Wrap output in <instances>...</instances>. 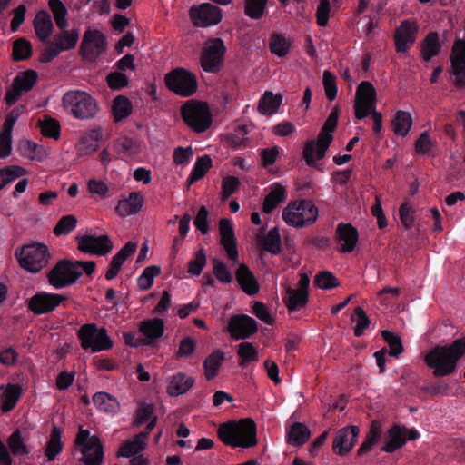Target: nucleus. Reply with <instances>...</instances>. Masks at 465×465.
Masks as SVG:
<instances>
[{"instance_id": "1", "label": "nucleus", "mask_w": 465, "mask_h": 465, "mask_svg": "<svg viewBox=\"0 0 465 465\" xmlns=\"http://www.w3.org/2000/svg\"><path fill=\"white\" fill-rule=\"evenodd\" d=\"M48 6L55 25L61 32L54 36L49 46L42 53L41 61L44 63L50 62L63 52L74 49L80 36V30L78 28L67 29L69 25L67 18L68 10L61 0H49Z\"/></svg>"}, {"instance_id": "2", "label": "nucleus", "mask_w": 465, "mask_h": 465, "mask_svg": "<svg viewBox=\"0 0 465 465\" xmlns=\"http://www.w3.org/2000/svg\"><path fill=\"white\" fill-rule=\"evenodd\" d=\"M95 270L93 261L60 260L47 273L50 285L63 289L74 284L84 273L91 276Z\"/></svg>"}, {"instance_id": "3", "label": "nucleus", "mask_w": 465, "mask_h": 465, "mask_svg": "<svg viewBox=\"0 0 465 465\" xmlns=\"http://www.w3.org/2000/svg\"><path fill=\"white\" fill-rule=\"evenodd\" d=\"M465 355V340H456L450 346H438L425 356V362L435 376H446L456 369L457 361Z\"/></svg>"}, {"instance_id": "4", "label": "nucleus", "mask_w": 465, "mask_h": 465, "mask_svg": "<svg viewBox=\"0 0 465 465\" xmlns=\"http://www.w3.org/2000/svg\"><path fill=\"white\" fill-rule=\"evenodd\" d=\"M218 436L223 443L232 447L250 448L257 443L256 426L251 419L220 425Z\"/></svg>"}, {"instance_id": "5", "label": "nucleus", "mask_w": 465, "mask_h": 465, "mask_svg": "<svg viewBox=\"0 0 465 465\" xmlns=\"http://www.w3.org/2000/svg\"><path fill=\"white\" fill-rule=\"evenodd\" d=\"M338 117V111L333 110L325 121L318 135L317 141H310L307 143L303 150V155L309 165H313L316 161L324 157L332 142L331 134L337 126Z\"/></svg>"}, {"instance_id": "6", "label": "nucleus", "mask_w": 465, "mask_h": 465, "mask_svg": "<svg viewBox=\"0 0 465 465\" xmlns=\"http://www.w3.org/2000/svg\"><path fill=\"white\" fill-rule=\"evenodd\" d=\"M319 212L310 200L291 202L282 211V219L290 226L301 228L314 223Z\"/></svg>"}, {"instance_id": "7", "label": "nucleus", "mask_w": 465, "mask_h": 465, "mask_svg": "<svg viewBox=\"0 0 465 465\" xmlns=\"http://www.w3.org/2000/svg\"><path fill=\"white\" fill-rule=\"evenodd\" d=\"M64 109L80 120L94 117L98 112L96 101L86 92L71 90L62 99Z\"/></svg>"}, {"instance_id": "8", "label": "nucleus", "mask_w": 465, "mask_h": 465, "mask_svg": "<svg viewBox=\"0 0 465 465\" xmlns=\"http://www.w3.org/2000/svg\"><path fill=\"white\" fill-rule=\"evenodd\" d=\"M75 450L81 453L80 460L85 465H101L103 461L104 453L99 438L82 426L75 438Z\"/></svg>"}, {"instance_id": "9", "label": "nucleus", "mask_w": 465, "mask_h": 465, "mask_svg": "<svg viewBox=\"0 0 465 465\" xmlns=\"http://www.w3.org/2000/svg\"><path fill=\"white\" fill-rule=\"evenodd\" d=\"M185 124L196 133L205 132L212 124V115L205 103L191 100L182 106Z\"/></svg>"}, {"instance_id": "10", "label": "nucleus", "mask_w": 465, "mask_h": 465, "mask_svg": "<svg viewBox=\"0 0 465 465\" xmlns=\"http://www.w3.org/2000/svg\"><path fill=\"white\" fill-rule=\"evenodd\" d=\"M79 339L84 350L91 352L105 351L113 346L112 340L108 337L104 328H98L94 324H86L79 330Z\"/></svg>"}, {"instance_id": "11", "label": "nucleus", "mask_w": 465, "mask_h": 465, "mask_svg": "<svg viewBox=\"0 0 465 465\" xmlns=\"http://www.w3.org/2000/svg\"><path fill=\"white\" fill-rule=\"evenodd\" d=\"M165 83L170 90L184 97L193 94L197 89L195 76L183 68L169 73L165 77Z\"/></svg>"}, {"instance_id": "12", "label": "nucleus", "mask_w": 465, "mask_h": 465, "mask_svg": "<svg viewBox=\"0 0 465 465\" xmlns=\"http://www.w3.org/2000/svg\"><path fill=\"white\" fill-rule=\"evenodd\" d=\"M104 35L97 29H87L82 40L80 53L86 61L93 62L106 51Z\"/></svg>"}, {"instance_id": "13", "label": "nucleus", "mask_w": 465, "mask_h": 465, "mask_svg": "<svg viewBox=\"0 0 465 465\" xmlns=\"http://www.w3.org/2000/svg\"><path fill=\"white\" fill-rule=\"evenodd\" d=\"M224 52L225 47L220 38L209 40L201 57L203 69L207 73L218 72L223 64Z\"/></svg>"}, {"instance_id": "14", "label": "nucleus", "mask_w": 465, "mask_h": 465, "mask_svg": "<svg viewBox=\"0 0 465 465\" xmlns=\"http://www.w3.org/2000/svg\"><path fill=\"white\" fill-rule=\"evenodd\" d=\"M376 91L374 86L367 81L361 82L356 91L355 116L358 119L366 117L375 111Z\"/></svg>"}, {"instance_id": "15", "label": "nucleus", "mask_w": 465, "mask_h": 465, "mask_svg": "<svg viewBox=\"0 0 465 465\" xmlns=\"http://www.w3.org/2000/svg\"><path fill=\"white\" fill-rule=\"evenodd\" d=\"M223 13L221 8L209 3L193 5L190 8V18L193 24L198 27H208L219 24Z\"/></svg>"}, {"instance_id": "16", "label": "nucleus", "mask_w": 465, "mask_h": 465, "mask_svg": "<svg viewBox=\"0 0 465 465\" xmlns=\"http://www.w3.org/2000/svg\"><path fill=\"white\" fill-rule=\"evenodd\" d=\"M78 249L82 252L104 256L113 249L110 238L104 235L84 234L76 237Z\"/></svg>"}, {"instance_id": "17", "label": "nucleus", "mask_w": 465, "mask_h": 465, "mask_svg": "<svg viewBox=\"0 0 465 465\" xmlns=\"http://www.w3.org/2000/svg\"><path fill=\"white\" fill-rule=\"evenodd\" d=\"M310 279L307 274L302 273L300 276L298 288L287 287L282 300L290 312L299 311L303 308L308 302V287Z\"/></svg>"}, {"instance_id": "18", "label": "nucleus", "mask_w": 465, "mask_h": 465, "mask_svg": "<svg viewBox=\"0 0 465 465\" xmlns=\"http://www.w3.org/2000/svg\"><path fill=\"white\" fill-rule=\"evenodd\" d=\"M451 78L457 86L465 85V40L455 42L450 55Z\"/></svg>"}, {"instance_id": "19", "label": "nucleus", "mask_w": 465, "mask_h": 465, "mask_svg": "<svg viewBox=\"0 0 465 465\" xmlns=\"http://www.w3.org/2000/svg\"><path fill=\"white\" fill-rule=\"evenodd\" d=\"M420 437V433L414 429H407L394 425L388 431V439L385 445L382 447V450L392 453L396 450L401 448L407 441V440H413Z\"/></svg>"}, {"instance_id": "20", "label": "nucleus", "mask_w": 465, "mask_h": 465, "mask_svg": "<svg viewBox=\"0 0 465 465\" xmlns=\"http://www.w3.org/2000/svg\"><path fill=\"white\" fill-rule=\"evenodd\" d=\"M228 331L233 339H247L257 331V323L248 315H234L229 321Z\"/></svg>"}, {"instance_id": "21", "label": "nucleus", "mask_w": 465, "mask_h": 465, "mask_svg": "<svg viewBox=\"0 0 465 465\" xmlns=\"http://www.w3.org/2000/svg\"><path fill=\"white\" fill-rule=\"evenodd\" d=\"M359 432V428L354 425L338 430L332 443L333 451L340 456L348 453L355 445Z\"/></svg>"}, {"instance_id": "22", "label": "nucleus", "mask_w": 465, "mask_h": 465, "mask_svg": "<svg viewBox=\"0 0 465 465\" xmlns=\"http://www.w3.org/2000/svg\"><path fill=\"white\" fill-rule=\"evenodd\" d=\"M418 25L415 21L404 20L395 33V46L397 52L404 53L413 45L416 40Z\"/></svg>"}, {"instance_id": "23", "label": "nucleus", "mask_w": 465, "mask_h": 465, "mask_svg": "<svg viewBox=\"0 0 465 465\" xmlns=\"http://www.w3.org/2000/svg\"><path fill=\"white\" fill-rule=\"evenodd\" d=\"M63 300L64 297L60 294L37 292L31 297V312L36 314L49 312L54 310Z\"/></svg>"}, {"instance_id": "24", "label": "nucleus", "mask_w": 465, "mask_h": 465, "mask_svg": "<svg viewBox=\"0 0 465 465\" xmlns=\"http://www.w3.org/2000/svg\"><path fill=\"white\" fill-rule=\"evenodd\" d=\"M52 253L43 242H31V273L39 272L52 260Z\"/></svg>"}, {"instance_id": "25", "label": "nucleus", "mask_w": 465, "mask_h": 465, "mask_svg": "<svg viewBox=\"0 0 465 465\" xmlns=\"http://www.w3.org/2000/svg\"><path fill=\"white\" fill-rule=\"evenodd\" d=\"M219 232L221 234V243L225 249L228 258L232 261H236L238 258V251L231 221L222 219L219 223Z\"/></svg>"}, {"instance_id": "26", "label": "nucleus", "mask_w": 465, "mask_h": 465, "mask_svg": "<svg viewBox=\"0 0 465 465\" xmlns=\"http://www.w3.org/2000/svg\"><path fill=\"white\" fill-rule=\"evenodd\" d=\"M336 237L341 252H351L358 242V232L350 223H341L337 225Z\"/></svg>"}, {"instance_id": "27", "label": "nucleus", "mask_w": 465, "mask_h": 465, "mask_svg": "<svg viewBox=\"0 0 465 465\" xmlns=\"http://www.w3.org/2000/svg\"><path fill=\"white\" fill-rule=\"evenodd\" d=\"M194 384V379L183 372H177L168 378L166 391L170 396L177 397L186 393Z\"/></svg>"}, {"instance_id": "28", "label": "nucleus", "mask_w": 465, "mask_h": 465, "mask_svg": "<svg viewBox=\"0 0 465 465\" xmlns=\"http://www.w3.org/2000/svg\"><path fill=\"white\" fill-rule=\"evenodd\" d=\"M143 205V197L134 192L127 198L118 202L115 211L122 217H127L139 213Z\"/></svg>"}, {"instance_id": "29", "label": "nucleus", "mask_w": 465, "mask_h": 465, "mask_svg": "<svg viewBox=\"0 0 465 465\" xmlns=\"http://www.w3.org/2000/svg\"><path fill=\"white\" fill-rule=\"evenodd\" d=\"M23 91H29V70L17 74L5 94V102L13 105L21 96Z\"/></svg>"}, {"instance_id": "30", "label": "nucleus", "mask_w": 465, "mask_h": 465, "mask_svg": "<svg viewBox=\"0 0 465 465\" xmlns=\"http://www.w3.org/2000/svg\"><path fill=\"white\" fill-rule=\"evenodd\" d=\"M269 189V193L266 195L262 204V211L265 213H270L287 197L286 187L282 183H272Z\"/></svg>"}, {"instance_id": "31", "label": "nucleus", "mask_w": 465, "mask_h": 465, "mask_svg": "<svg viewBox=\"0 0 465 465\" xmlns=\"http://www.w3.org/2000/svg\"><path fill=\"white\" fill-rule=\"evenodd\" d=\"M236 279L242 291L248 295H254L259 291V284L246 265L241 264L236 272Z\"/></svg>"}, {"instance_id": "32", "label": "nucleus", "mask_w": 465, "mask_h": 465, "mask_svg": "<svg viewBox=\"0 0 465 465\" xmlns=\"http://www.w3.org/2000/svg\"><path fill=\"white\" fill-rule=\"evenodd\" d=\"M95 407L102 412L116 414L120 411V403L117 399L107 392L98 391L93 396Z\"/></svg>"}, {"instance_id": "33", "label": "nucleus", "mask_w": 465, "mask_h": 465, "mask_svg": "<svg viewBox=\"0 0 465 465\" xmlns=\"http://www.w3.org/2000/svg\"><path fill=\"white\" fill-rule=\"evenodd\" d=\"M147 436L148 432H141L132 440L124 443L119 450V455L129 458L139 454L146 447Z\"/></svg>"}, {"instance_id": "34", "label": "nucleus", "mask_w": 465, "mask_h": 465, "mask_svg": "<svg viewBox=\"0 0 465 465\" xmlns=\"http://www.w3.org/2000/svg\"><path fill=\"white\" fill-rule=\"evenodd\" d=\"M139 329L148 342H151L162 337L164 331V322L161 319H151L142 322Z\"/></svg>"}, {"instance_id": "35", "label": "nucleus", "mask_w": 465, "mask_h": 465, "mask_svg": "<svg viewBox=\"0 0 465 465\" xmlns=\"http://www.w3.org/2000/svg\"><path fill=\"white\" fill-rule=\"evenodd\" d=\"M310 434V430L305 424L295 422L287 431V442L292 446H302L308 440Z\"/></svg>"}, {"instance_id": "36", "label": "nucleus", "mask_w": 465, "mask_h": 465, "mask_svg": "<svg viewBox=\"0 0 465 465\" xmlns=\"http://www.w3.org/2000/svg\"><path fill=\"white\" fill-rule=\"evenodd\" d=\"M62 450V430L58 426L54 425L45 450L48 461L54 460Z\"/></svg>"}, {"instance_id": "37", "label": "nucleus", "mask_w": 465, "mask_h": 465, "mask_svg": "<svg viewBox=\"0 0 465 465\" xmlns=\"http://www.w3.org/2000/svg\"><path fill=\"white\" fill-rule=\"evenodd\" d=\"M259 245L264 251L277 254L281 251V237L276 227L272 228L265 236H257Z\"/></svg>"}, {"instance_id": "38", "label": "nucleus", "mask_w": 465, "mask_h": 465, "mask_svg": "<svg viewBox=\"0 0 465 465\" xmlns=\"http://www.w3.org/2000/svg\"><path fill=\"white\" fill-rule=\"evenodd\" d=\"M35 29L36 35L42 41L46 40L53 32L54 25L51 20L49 14L45 11H42L35 15Z\"/></svg>"}, {"instance_id": "39", "label": "nucleus", "mask_w": 465, "mask_h": 465, "mask_svg": "<svg viewBox=\"0 0 465 465\" xmlns=\"http://www.w3.org/2000/svg\"><path fill=\"white\" fill-rule=\"evenodd\" d=\"M282 102L281 94H273L272 92H265L259 102V112L264 115H271L277 112Z\"/></svg>"}, {"instance_id": "40", "label": "nucleus", "mask_w": 465, "mask_h": 465, "mask_svg": "<svg viewBox=\"0 0 465 465\" xmlns=\"http://www.w3.org/2000/svg\"><path fill=\"white\" fill-rule=\"evenodd\" d=\"M148 421L146 426V431L148 434L155 427L157 417L154 414L153 407L151 404H143L139 407L135 416V425L141 426L142 424Z\"/></svg>"}, {"instance_id": "41", "label": "nucleus", "mask_w": 465, "mask_h": 465, "mask_svg": "<svg viewBox=\"0 0 465 465\" xmlns=\"http://www.w3.org/2000/svg\"><path fill=\"white\" fill-rule=\"evenodd\" d=\"M224 360V354L221 351H214L204 361V376L210 381L216 377L219 369Z\"/></svg>"}, {"instance_id": "42", "label": "nucleus", "mask_w": 465, "mask_h": 465, "mask_svg": "<svg viewBox=\"0 0 465 465\" xmlns=\"http://www.w3.org/2000/svg\"><path fill=\"white\" fill-rule=\"evenodd\" d=\"M133 110L131 101L124 95H118L114 99L112 112L116 122L127 118Z\"/></svg>"}, {"instance_id": "43", "label": "nucleus", "mask_w": 465, "mask_h": 465, "mask_svg": "<svg viewBox=\"0 0 465 465\" xmlns=\"http://www.w3.org/2000/svg\"><path fill=\"white\" fill-rule=\"evenodd\" d=\"M412 124V118L406 111H398L392 120L393 131L396 134L406 136Z\"/></svg>"}, {"instance_id": "44", "label": "nucleus", "mask_w": 465, "mask_h": 465, "mask_svg": "<svg viewBox=\"0 0 465 465\" xmlns=\"http://www.w3.org/2000/svg\"><path fill=\"white\" fill-rule=\"evenodd\" d=\"M41 134L49 138L58 139L60 136V124L55 119L45 115L37 122Z\"/></svg>"}, {"instance_id": "45", "label": "nucleus", "mask_w": 465, "mask_h": 465, "mask_svg": "<svg viewBox=\"0 0 465 465\" xmlns=\"http://www.w3.org/2000/svg\"><path fill=\"white\" fill-rule=\"evenodd\" d=\"M212 166V159L209 155L199 157L188 177L189 185L203 178Z\"/></svg>"}, {"instance_id": "46", "label": "nucleus", "mask_w": 465, "mask_h": 465, "mask_svg": "<svg viewBox=\"0 0 465 465\" xmlns=\"http://www.w3.org/2000/svg\"><path fill=\"white\" fill-rule=\"evenodd\" d=\"M440 45L438 42V35L435 33H430L421 45V54L425 60H430L438 54Z\"/></svg>"}, {"instance_id": "47", "label": "nucleus", "mask_w": 465, "mask_h": 465, "mask_svg": "<svg viewBox=\"0 0 465 465\" xmlns=\"http://www.w3.org/2000/svg\"><path fill=\"white\" fill-rule=\"evenodd\" d=\"M268 0H245L244 14L252 19L262 17Z\"/></svg>"}, {"instance_id": "48", "label": "nucleus", "mask_w": 465, "mask_h": 465, "mask_svg": "<svg viewBox=\"0 0 465 465\" xmlns=\"http://www.w3.org/2000/svg\"><path fill=\"white\" fill-rule=\"evenodd\" d=\"M29 58V41L25 37L16 39L13 43L12 59L15 62Z\"/></svg>"}, {"instance_id": "49", "label": "nucleus", "mask_w": 465, "mask_h": 465, "mask_svg": "<svg viewBox=\"0 0 465 465\" xmlns=\"http://www.w3.org/2000/svg\"><path fill=\"white\" fill-rule=\"evenodd\" d=\"M238 355L242 359L241 365L257 361V348L252 342L244 341L238 345Z\"/></svg>"}, {"instance_id": "50", "label": "nucleus", "mask_w": 465, "mask_h": 465, "mask_svg": "<svg viewBox=\"0 0 465 465\" xmlns=\"http://www.w3.org/2000/svg\"><path fill=\"white\" fill-rule=\"evenodd\" d=\"M25 170L23 168L15 165L0 169V190L7 183L22 176Z\"/></svg>"}, {"instance_id": "51", "label": "nucleus", "mask_w": 465, "mask_h": 465, "mask_svg": "<svg viewBox=\"0 0 465 465\" xmlns=\"http://www.w3.org/2000/svg\"><path fill=\"white\" fill-rule=\"evenodd\" d=\"M383 339L389 344L390 355L392 357H398L403 351V346L401 339L399 335L391 332L389 331H383L381 332Z\"/></svg>"}, {"instance_id": "52", "label": "nucleus", "mask_w": 465, "mask_h": 465, "mask_svg": "<svg viewBox=\"0 0 465 465\" xmlns=\"http://www.w3.org/2000/svg\"><path fill=\"white\" fill-rule=\"evenodd\" d=\"M206 262L207 259L203 249L197 251L193 259H192L188 263V272L191 275L199 276L203 269L205 267Z\"/></svg>"}, {"instance_id": "53", "label": "nucleus", "mask_w": 465, "mask_h": 465, "mask_svg": "<svg viewBox=\"0 0 465 465\" xmlns=\"http://www.w3.org/2000/svg\"><path fill=\"white\" fill-rule=\"evenodd\" d=\"M77 223V219L74 215H66L62 217L54 229L55 235H66L71 232Z\"/></svg>"}, {"instance_id": "54", "label": "nucleus", "mask_w": 465, "mask_h": 465, "mask_svg": "<svg viewBox=\"0 0 465 465\" xmlns=\"http://www.w3.org/2000/svg\"><path fill=\"white\" fill-rule=\"evenodd\" d=\"M160 272L161 269L158 266L146 267L137 280L139 287L143 290L149 289L153 283L154 277L157 276Z\"/></svg>"}, {"instance_id": "55", "label": "nucleus", "mask_w": 465, "mask_h": 465, "mask_svg": "<svg viewBox=\"0 0 465 465\" xmlns=\"http://www.w3.org/2000/svg\"><path fill=\"white\" fill-rule=\"evenodd\" d=\"M115 148L119 153L127 156H132L139 153V145L137 143L127 137L120 138L115 144Z\"/></svg>"}, {"instance_id": "56", "label": "nucleus", "mask_w": 465, "mask_h": 465, "mask_svg": "<svg viewBox=\"0 0 465 465\" xmlns=\"http://www.w3.org/2000/svg\"><path fill=\"white\" fill-rule=\"evenodd\" d=\"M352 320L356 322V326L354 327V334L359 337L361 336L365 331V329L369 326L370 321L361 307H357L354 310V313L352 315Z\"/></svg>"}, {"instance_id": "57", "label": "nucleus", "mask_w": 465, "mask_h": 465, "mask_svg": "<svg viewBox=\"0 0 465 465\" xmlns=\"http://www.w3.org/2000/svg\"><path fill=\"white\" fill-rule=\"evenodd\" d=\"M322 84L327 98L332 101L337 96V85L335 76L332 75L330 71H324L322 77Z\"/></svg>"}, {"instance_id": "58", "label": "nucleus", "mask_w": 465, "mask_h": 465, "mask_svg": "<svg viewBox=\"0 0 465 465\" xmlns=\"http://www.w3.org/2000/svg\"><path fill=\"white\" fill-rule=\"evenodd\" d=\"M330 13H331L330 0H320L318 7H317V11H316L317 25L319 26L325 27L328 25Z\"/></svg>"}, {"instance_id": "59", "label": "nucleus", "mask_w": 465, "mask_h": 465, "mask_svg": "<svg viewBox=\"0 0 465 465\" xmlns=\"http://www.w3.org/2000/svg\"><path fill=\"white\" fill-rule=\"evenodd\" d=\"M315 283L323 290L336 287L339 284L336 277L330 272H319L315 277Z\"/></svg>"}, {"instance_id": "60", "label": "nucleus", "mask_w": 465, "mask_h": 465, "mask_svg": "<svg viewBox=\"0 0 465 465\" xmlns=\"http://www.w3.org/2000/svg\"><path fill=\"white\" fill-rule=\"evenodd\" d=\"M240 186V181L235 176L224 177L222 183V199L226 200L234 193Z\"/></svg>"}, {"instance_id": "61", "label": "nucleus", "mask_w": 465, "mask_h": 465, "mask_svg": "<svg viewBox=\"0 0 465 465\" xmlns=\"http://www.w3.org/2000/svg\"><path fill=\"white\" fill-rule=\"evenodd\" d=\"M270 48L272 53L279 57H282L287 54L289 51V45L285 38L276 35L271 39Z\"/></svg>"}, {"instance_id": "62", "label": "nucleus", "mask_w": 465, "mask_h": 465, "mask_svg": "<svg viewBox=\"0 0 465 465\" xmlns=\"http://www.w3.org/2000/svg\"><path fill=\"white\" fill-rule=\"evenodd\" d=\"M8 446L14 455L25 453L26 445L24 443L19 430H15L8 439Z\"/></svg>"}, {"instance_id": "63", "label": "nucleus", "mask_w": 465, "mask_h": 465, "mask_svg": "<svg viewBox=\"0 0 465 465\" xmlns=\"http://www.w3.org/2000/svg\"><path fill=\"white\" fill-rule=\"evenodd\" d=\"M106 81L111 89L119 90L128 85L129 79L122 72H113L107 75Z\"/></svg>"}, {"instance_id": "64", "label": "nucleus", "mask_w": 465, "mask_h": 465, "mask_svg": "<svg viewBox=\"0 0 465 465\" xmlns=\"http://www.w3.org/2000/svg\"><path fill=\"white\" fill-rule=\"evenodd\" d=\"M213 273L223 282H230L232 280V274L226 265L218 259L213 260Z\"/></svg>"}]
</instances>
